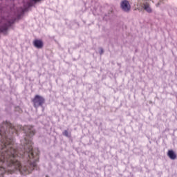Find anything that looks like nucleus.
<instances>
[{"mask_svg": "<svg viewBox=\"0 0 177 177\" xmlns=\"http://www.w3.org/2000/svg\"><path fill=\"white\" fill-rule=\"evenodd\" d=\"M103 54V49H101L100 55Z\"/></svg>", "mask_w": 177, "mask_h": 177, "instance_id": "obj_11", "label": "nucleus"}, {"mask_svg": "<svg viewBox=\"0 0 177 177\" xmlns=\"http://www.w3.org/2000/svg\"><path fill=\"white\" fill-rule=\"evenodd\" d=\"M167 156L170 160H176V153L172 149H170L167 151Z\"/></svg>", "mask_w": 177, "mask_h": 177, "instance_id": "obj_6", "label": "nucleus"}, {"mask_svg": "<svg viewBox=\"0 0 177 177\" xmlns=\"http://www.w3.org/2000/svg\"><path fill=\"white\" fill-rule=\"evenodd\" d=\"M33 45L37 49H42L44 48V41L41 39H35L33 41Z\"/></svg>", "mask_w": 177, "mask_h": 177, "instance_id": "obj_5", "label": "nucleus"}, {"mask_svg": "<svg viewBox=\"0 0 177 177\" xmlns=\"http://www.w3.org/2000/svg\"><path fill=\"white\" fill-rule=\"evenodd\" d=\"M34 1V2H39V1H41V0H33Z\"/></svg>", "mask_w": 177, "mask_h": 177, "instance_id": "obj_10", "label": "nucleus"}, {"mask_svg": "<svg viewBox=\"0 0 177 177\" xmlns=\"http://www.w3.org/2000/svg\"><path fill=\"white\" fill-rule=\"evenodd\" d=\"M33 106L35 109H38L39 106H42L45 103V98L42 96L37 95L35 96L34 99L32 100Z\"/></svg>", "mask_w": 177, "mask_h": 177, "instance_id": "obj_2", "label": "nucleus"}, {"mask_svg": "<svg viewBox=\"0 0 177 177\" xmlns=\"http://www.w3.org/2000/svg\"><path fill=\"white\" fill-rule=\"evenodd\" d=\"M120 7L124 12H129L131 10V4H129V1L127 0H124L121 2Z\"/></svg>", "mask_w": 177, "mask_h": 177, "instance_id": "obj_4", "label": "nucleus"}, {"mask_svg": "<svg viewBox=\"0 0 177 177\" xmlns=\"http://www.w3.org/2000/svg\"><path fill=\"white\" fill-rule=\"evenodd\" d=\"M5 128L10 129L12 133H17V129L9 122H3V127L0 129V177H3V174H13L19 171L21 175H28L37 167L39 161V150H32V140L25 138L26 145L24 151L20 156L26 158L27 161L21 165L19 161V153L13 147V139L8 138Z\"/></svg>", "mask_w": 177, "mask_h": 177, "instance_id": "obj_1", "label": "nucleus"}, {"mask_svg": "<svg viewBox=\"0 0 177 177\" xmlns=\"http://www.w3.org/2000/svg\"><path fill=\"white\" fill-rule=\"evenodd\" d=\"M62 135H64V136H66V138H71V134L70 133H68V131L67 130H65L62 133Z\"/></svg>", "mask_w": 177, "mask_h": 177, "instance_id": "obj_8", "label": "nucleus"}, {"mask_svg": "<svg viewBox=\"0 0 177 177\" xmlns=\"http://www.w3.org/2000/svg\"><path fill=\"white\" fill-rule=\"evenodd\" d=\"M143 8L146 10L148 13H151L152 10L150 8V4L149 3H145L142 4Z\"/></svg>", "mask_w": 177, "mask_h": 177, "instance_id": "obj_7", "label": "nucleus"}, {"mask_svg": "<svg viewBox=\"0 0 177 177\" xmlns=\"http://www.w3.org/2000/svg\"><path fill=\"white\" fill-rule=\"evenodd\" d=\"M7 30H8V26L6 25H5L4 26L0 28V31H1V32H3Z\"/></svg>", "mask_w": 177, "mask_h": 177, "instance_id": "obj_9", "label": "nucleus"}, {"mask_svg": "<svg viewBox=\"0 0 177 177\" xmlns=\"http://www.w3.org/2000/svg\"><path fill=\"white\" fill-rule=\"evenodd\" d=\"M21 12H22V13H24V10H21Z\"/></svg>", "mask_w": 177, "mask_h": 177, "instance_id": "obj_12", "label": "nucleus"}, {"mask_svg": "<svg viewBox=\"0 0 177 177\" xmlns=\"http://www.w3.org/2000/svg\"><path fill=\"white\" fill-rule=\"evenodd\" d=\"M19 128L23 129L25 133H26V136H29V138L35 135V130L32 126H24V127L19 126Z\"/></svg>", "mask_w": 177, "mask_h": 177, "instance_id": "obj_3", "label": "nucleus"}]
</instances>
